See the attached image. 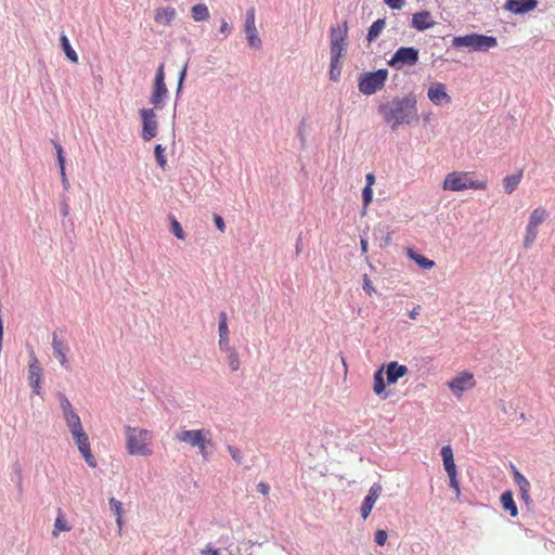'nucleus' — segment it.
Returning <instances> with one entry per match:
<instances>
[{
    "label": "nucleus",
    "instance_id": "nucleus-1",
    "mask_svg": "<svg viewBox=\"0 0 555 555\" xmlns=\"http://www.w3.org/2000/svg\"><path fill=\"white\" fill-rule=\"evenodd\" d=\"M378 113L392 130L402 125H411L418 121L417 98L414 93L401 98L396 96L386 103H382L378 106Z\"/></svg>",
    "mask_w": 555,
    "mask_h": 555
},
{
    "label": "nucleus",
    "instance_id": "nucleus-2",
    "mask_svg": "<svg viewBox=\"0 0 555 555\" xmlns=\"http://www.w3.org/2000/svg\"><path fill=\"white\" fill-rule=\"evenodd\" d=\"M126 448L131 455L146 456L152 453L149 444L152 440V433L138 427L126 426Z\"/></svg>",
    "mask_w": 555,
    "mask_h": 555
},
{
    "label": "nucleus",
    "instance_id": "nucleus-3",
    "mask_svg": "<svg viewBox=\"0 0 555 555\" xmlns=\"http://www.w3.org/2000/svg\"><path fill=\"white\" fill-rule=\"evenodd\" d=\"M473 172H451L443 181V189L453 192H460L468 189L485 190L487 184L485 181L474 180Z\"/></svg>",
    "mask_w": 555,
    "mask_h": 555
},
{
    "label": "nucleus",
    "instance_id": "nucleus-4",
    "mask_svg": "<svg viewBox=\"0 0 555 555\" xmlns=\"http://www.w3.org/2000/svg\"><path fill=\"white\" fill-rule=\"evenodd\" d=\"M387 78L386 68L363 73L358 78L359 91L364 95H372L384 88Z\"/></svg>",
    "mask_w": 555,
    "mask_h": 555
},
{
    "label": "nucleus",
    "instance_id": "nucleus-5",
    "mask_svg": "<svg viewBox=\"0 0 555 555\" xmlns=\"http://www.w3.org/2000/svg\"><path fill=\"white\" fill-rule=\"evenodd\" d=\"M420 59V51L414 47H400L388 61V65L396 69L404 66H414Z\"/></svg>",
    "mask_w": 555,
    "mask_h": 555
},
{
    "label": "nucleus",
    "instance_id": "nucleus-6",
    "mask_svg": "<svg viewBox=\"0 0 555 555\" xmlns=\"http://www.w3.org/2000/svg\"><path fill=\"white\" fill-rule=\"evenodd\" d=\"M167 95H168V89L165 83L164 64H160L156 70L154 86H153V92L150 98V102L155 107H162Z\"/></svg>",
    "mask_w": 555,
    "mask_h": 555
},
{
    "label": "nucleus",
    "instance_id": "nucleus-7",
    "mask_svg": "<svg viewBox=\"0 0 555 555\" xmlns=\"http://www.w3.org/2000/svg\"><path fill=\"white\" fill-rule=\"evenodd\" d=\"M70 434H72V437H73L79 452L83 456L86 463L90 467H95L96 461H95L93 454L91 453L89 438H88L87 434L85 433L83 428L81 427L76 430H73V431H70Z\"/></svg>",
    "mask_w": 555,
    "mask_h": 555
},
{
    "label": "nucleus",
    "instance_id": "nucleus-8",
    "mask_svg": "<svg viewBox=\"0 0 555 555\" xmlns=\"http://www.w3.org/2000/svg\"><path fill=\"white\" fill-rule=\"evenodd\" d=\"M59 397V400H60V406H61V410H62V413H63V417L66 422V425L69 429V431H73V430H76L78 428H81L82 425H81V421H80V417L79 415L75 412L70 401L68 400V398L62 393V392H59L57 395Z\"/></svg>",
    "mask_w": 555,
    "mask_h": 555
},
{
    "label": "nucleus",
    "instance_id": "nucleus-9",
    "mask_svg": "<svg viewBox=\"0 0 555 555\" xmlns=\"http://www.w3.org/2000/svg\"><path fill=\"white\" fill-rule=\"evenodd\" d=\"M140 115L142 118V139L150 141L157 134L158 122L156 114L152 108H142L140 109Z\"/></svg>",
    "mask_w": 555,
    "mask_h": 555
},
{
    "label": "nucleus",
    "instance_id": "nucleus-10",
    "mask_svg": "<svg viewBox=\"0 0 555 555\" xmlns=\"http://www.w3.org/2000/svg\"><path fill=\"white\" fill-rule=\"evenodd\" d=\"M176 439L191 447H203V442H209L203 429H182L176 434Z\"/></svg>",
    "mask_w": 555,
    "mask_h": 555
},
{
    "label": "nucleus",
    "instance_id": "nucleus-11",
    "mask_svg": "<svg viewBox=\"0 0 555 555\" xmlns=\"http://www.w3.org/2000/svg\"><path fill=\"white\" fill-rule=\"evenodd\" d=\"M245 33L250 48L258 49L261 47V39L258 36L255 24V8H249L246 12Z\"/></svg>",
    "mask_w": 555,
    "mask_h": 555
},
{
    "label": "nucleus",
    "instance_id": "nucleus-12",
    "mask_svg": "<svg viewBox=\"0 0 555 555\" xmlns=\"http://www.w3.org/2000/svg\"><path fill=\"white\" fill-rule=\"evenodd\" d=\"M382 490L383 488L379 483H374L370 488L369 493L365 495L360 508L361 516L363 519H366L370 516L375 502L377 501L382 493Z\"/></svg>",
    "mask_w": 555,
    "mask_h": 555
},
{
    "label": "nucleus",
    "instance_id": "nucleus-13",
    "mask_svg": "<svg viewBox=\"0 0 555 555\" xmlns=\"http://www.w3.org/2000/svg\"><path fill=\"white\" fill-rule=\"evenodd\" d=\"M474 384L473 375L463 372L449 382V387L455 395L460 396L462 392L473 388Z\"/></svg>",
    "mask_w": 555,
    "mask_h": 555
},
{
    "label": "nucleus",
    "instance_id": "nucleus-14",
    "mask_svg": "<svg viewBox=\"0 0 555 555\" xmlns=\"http://www.w3.org/2000/svg\"><path fill=\"white\" fill-rule=\"evenodd\" d=\"M429 101L435 105H442L451 102V96L446 91V86L441 82H434L427 91Z\"/></svg>",
    "mask_w": 555,
    "mask_h": 555
},
{
    "label": "nucleus",
    "instance_id": "nucleus-15",
    "mask_svg": "<svg viewBox=\"0 0 555 555\" xmlns=\"http://www.w3.org/2000/svg\"><path fill=\"white\" fill-rule=\"evenodd\" d=\"M52 349L53 354L59 360L60 364L67 371L70 370L69 362L66 358V352L68 348L66 347L64 340L59 337L57 332H53L52 334Z\"/></svg>",
    "mask_w": 555,
    "mask_h": 555
},
{
    "label": "nucleus",
    "instance_id": "nucleus-16",
    "mask_svg": "<svg viewBox=\"0 0 555 555\" xmlns=\"http://www.w3.org/2000/svg\"><path fill=\"white\" fill-rule=\"evenodd\" d=\"M538 5L537 0H506L504 9L514 14H525Z\"/></svg>",
    "mask_w": 555,
    "mask_h": 555
},
{
    "label": "nucleus",
    "instance_id": "nucleus-17",
    "mask_svg": "<svg viewBox=\"0 0 555 555\" xmlns=\"http://www.w3.org/2000/svg\"><path fill=\"white\" fill-rule=\"evenodd\" d=\"M435 24L436 22L428 11L416 12L412 16L411 26L418 31L427 30L434 27Z\"/></svg>",
    "mask_w": 555,
    "mask_h": 555
},
{
    "label": "nucleus",
    "instance_id": "nucleus-18",
    "mask_svg": "<svg viewBox=\"0 0 555 555\" xmlns=\"http://www.w3.org/2000/svg\"><path fill=\"white\" fill-rule=\"evenodd\" d=\"M386 378L388 384H395L399 378L403 377L408 373V367L405 365L399 364L396 361H392L386 366Z\"/></svg>",
    "mask_w": 555,
    "mask_h": 555
},
{
    "label": "nucleus",
    "instance_id": "nucleus-19",
    "mask_svg": "<svg viewBox=\"0 0 555 555\" xmlns=\"http://www.w3.org/2000/svg\"><path fill=\"white\" fill-rule=\"evenodd\" d=\"M496 46L495 37L475 33V52H487Z\"/></svg>",
    "mask_w": 555,
    "mask_h": 555
},
{
    "label": "nucleus",
    "instance_id": "nucleus-20",
    "mask_svg": "<svg viewBox=\"0 0 555 555\" xmlns=\"http://www.w3.org/2000/svg\"><path fill=\"white\" fill-rule=\"evenodd\" d=\"M177 11L175 8L166 7L158 8L155 12L154 20L156 23L160 25H170L171 22L176 18Z\"/></svg>",
    "mask_w": 555,
    "mask_h": 555
},
{
    "label": "nucleus",
    "instance_id": "nucleus-21",
    "mask_svg": "<svg viewBox=\"0 0 555 555\" xmlns=\"http://www.w3.org/2000/svg\"><path fill=\"white\" fill-rule=\"evenodd\" d=\"M440 454H441V457L443 461V466H444L447 474L448 475L456 474L457 473L456 465L454 462L453 450H452L451 446H449V444L443 446L441 448Z\"/></svg>",
    "mask_w": 555,
    "mask_h": 555
},
{
    "label": "nucleus",
    "instance_id": "nucleus-22",
    "mask_svg": "<svg viewBox=\"0 0 555 555\" xmlns=\"http://www.w3.org/2000/svg\"><path fill=\"white\" fill-rule=\"evenodd\" d=\"M452 47L456 49H467L469 52H475V33L454 37L452 40Z\"/></svg>",
    "mask_w": 555,
    "mask_h": 555
},
{
    "label": "nucleus",
    "instance_id": "nucleus-23",
    "mask_svg": "<svg viewBox=\"0 0 555 555\" xmlns=\"http://www.w3.org/2000/svg\"><path fill=\"white\" fill-rule=\"evenodd\" d=\"M42 376V367L40 366L34 351L30 353V362L28 366V380L33 382H41Z\"/></svg>",
    "mask_w": 555,
    "mask_h": 555
},
{
    "label": "nucleus",
    "instance_id": "nucleus-24",
    "mask_svg": "<svg viewBox=\"0 0 555 555\" xmlns=\"http://www.w3.org/2000/svg\"><path fill=\"white\" fill-rule=\"evenodd\" d=\"M408 256L422 269L429 270L435 267V262L433 260L411 248L408 249Z\"/></svg>",
    "mask_w": 555,
    "mask_h": 555
},
{
    "label": "nucleus",
    "instance_id": "nucleus-25",
    "mask_svg": "<svg viewBox=\"0 0 555 555\" xmlns=\"http://www.w3.org/2000/svg\"><path fill=\"white\" fill-rule=\"evenodd\" d=\"M500 500L503 508L509 512L512 517H516L518 515V509L514 501L513 493L511 491H504L501 494Z\"/></svg>",
    "mask_w": 555,
    "mask_h": 555
},
{
    "label": "nucleus",
    "instance_id": "nucleus-26",
    "mask_svg": "<svg viewBox=\"0 0 555 555\" xmlns=\"http://www.w3.org/2000/svg\"><path fill=\"white\" fill-rule=\"evenodd\" d=\"M522 178V171H518L515 175L506 176L503 180V188L505 193L512 194L519 185Z\"/></svg>",
    "mask_w": 555,
    "mask_h": 555
},
{
    "label": "nucleus",
    "instance_id": "nucleus-27",
    "mask_svg": "<svg viewBox=\"0 0 555 555\" xmlns=\"http://www.w3.org/2000/svg\"><path fill=\"white\" fill-rule=\"evenodd\" d=\"M347 22L343 26H333L331 28V43H343L347 39Z\"/></svg>",
    "mask_w": 555,
    "mask_h": 555
},
{
    "label": "nucleus",
    "instance_id": "nucleus-28",
    "mask_svg": "<svg viewBox=\"0 0 555 555\" xmlns=\"http://www.w3.org/2000/svg\"><path fill=\"white\" fill-rule=\"evenodd\" d=\"M191 14L195 22L207 21L210 17L208 7L205 3H197L191 8Z\"/></svg>",
    "mask_w": 555,
    "mask_h": 555
},
{
    "label": "nucleus",
    "instance_id": "nucleus-29",
    "mask_svg": "<svg viewBox=\"0 0 555 555\" xmlns=\"http://www.w3.org/2000/svg\"><path fill=\"white\" fill-rule=\"evenodd\" d=\"M60 41H61V47H62L66 57L70 62L77 63L78 55H77L76 51L73 49V47L70 46V42H69V39L67 38V36L62 34L60 37Z\"/></svg>",
    "mask_w": 555,
    "mask_h": 555
},
{
    "label": "nucleus",
    "instance_id": "nucleus-30",
    "mask_svg": "<svg viewBox=\"0 0 555 555\" xmlns=\"http://www.w3.org/2000/svg\"><path fill=\"white\" fill-rule=\"evenodd\" d=\"M385 27V21L383 18H378L370 26L366 39L369 42L374 41L383 31Z\"/></svg>",
    "mask_w": 555,
    "mask_h": 555
},
{
    "label": "nucleus",
    "instance_id": "nucleus-31",
    "mask_svg": "<svg viewBox=\"0 0 555 555\" xmlns=\"http://www.w3.org/2000/svg\"><path fill=\"white\" fill-rule=\"evenodd\" d=\"M72 527L67 524L64 518V515L59 512V515L54 522V529L52 531L53 537H57L61 531H69Z\"/></svg>",
    "mask_w": 555,
    "mask_h": 555
},
{
    "label": "nucleus",
    "instance_id": "nucleus-32",
    "mask_svg": "<svg viewBox=\"0 0 555 555\" xmlns=\"http://www.w3.org/2000/svg\"><path fill=\"white\" fill-rule=\"evenodd\" d=\"M546 218V212L542 208H535L529 218L528 224L538 228Z\"/></svg>",
    "mask_w": 555,
    "mask_h": 555
},
{
    "label": "nucleus",
    "instance_id": "nucleus-33",
    "mask_svg": "<svg viewBox=\"0 0 555 555\" xmlns=\"http://www.w3.org/2000/svg\"><path fill=\"white\" fill-rule=\"evenodd\" d=\"M385 388H386L385 378H384L383 370L380 369L374 373L373 389H374V392L379 396L385 391Z\"/></svg>",
    "mask_w": 555,
    "mask_h": 555
},
{
    "label": "nucleus",
    "instance_id": "nucleus-34",
    "mask_svg": "<svg viewBox=\"0 0 555 555\" xmlns=\"http://www.w3.org/2000/svg\"><path fill=\"white\" fill-rule=\"evenodd\" d=\"M347 42L331 43V60L339 62L343 53L346 51Z\"/></svg>",
    "mask_w": 555,
    "mask_h": 555
},
{
    "label": "nucleus",
    "instance_id": "nucleus-35",
    "mask_svg": "<svg viewBox=\"0 0 555 555\" xmlns=\"http://www.w3.org/2000/svg\"><path fill=\"white\" fill-rule=\"evenodd\" d=\"M537 234H538V228L527 224L526 235H525V240H524V246L526 248H529L532 245V243L534 242V240L537 237Z\"/></svg>",
    "mask_w": 555,
    "mask_h": 555
},
{
    "label": "nucleus",
    "instance_id": "nucleus-36",
    "mask_svg": "<svg viewBox=\"0 0 555 555\" xmlns=\"http://www.w3.org/2000/svg\"><path fill=\"white\" fill-rule=\"evenodd\" d=\"M154 154L158 166L165 169L167 164V159L165 156V147L162 144H156L154 149Z\"/></svg>",
    "mask_w": 555,
    "mask_h": 555
},
{
    "label": "nucleus",
    "instance_id": "nucleus-37",
    "mask_svg": "<svg viewBox=\"0 0 555 555\" xmlns=\"http://www.w3.org/2000/svg\"><path fill=\"white\" fill-rule=\"evenodd\" d=\"M219 337H228L229 328L227 323V314L225 312H220L219 314V326H218Z\"/></svg>",
    "mask_w": 555,
    "mask_h": 555
},
{
    "label": "nucleus",
    "instance_id": "nucleus-38",
    "mask_svg": "<svg viewBox=\"0 0 555 555\" xmlns=\"http://www.w3.org/2000/svg\"><path fill=\"white\" fill-rule=\"evenodd\" d=\"M171 233L179 240H184V232L180 222L171 217Z\"/></svg>",
    "mask_w": 555,
    "mask_h": 555
},
{
    "label": "nucleus",
    "instance_id": "nucleus-39",
    "mask_svg": "<svg viewBox=\"0 0 555 555\" xmlns=\"http://www.w3.org/2000/svg\"><path fill=\"white\" fill-rule=\"evenodd\" d=\"M340 70H341L340 61L334 62L333 60H331V68H330V73H328L330 79L333 81H337L340 76Z\"/></svg>",
    "mask_w": 555,
    "mask_h": 555
},
{
    "label": "nucleus",
    "instance_id": "nucleus-40",
    "mask_svg": "<svg viewBox=\"0 0 555 555\" xmlns=\"http://www.w3.org/2000/svg\"><path fill=\"white\" fill-rule=\"evenodd\" d=\"M519 491H520V499L525 502V504L527 506H529L531 503H532V500L530 498V482H526V486L521 485L519 486Z\"/></svg>",
    "mask_w": 555,
    "mask_h": 555
},
{
    "label": "nucleus",
    "instance_id": "nucleus-41",
    "mask_svg": "<svg viewBox=\"0 0 555 555\" xmlns=\"http://www.w3.org/2000/svg\"><path fill=\"white\" fill-rule=\"evenodd\" d=\"M228 363L232 371H237L240 369V358L235 350L229 352Z\"/></svg>",
    "mask_w": 555,
    "mask_h": 555
},
{
    "label": "nucleus",
    "instance_id": "nucleus-42",
    "mask_svg": "<svg viewBox=\"0 0 555 555\" xmlns=\"http://www.w3.org/2000/svg\"><path fill=\"white\" fill-rule=\"evenodd\" d=\"M108 503L115 516H122V503L119 500L111 498Z\"/></svg>",
    "mask_w": 555,
    "mask_h": 555
},
{
    "label": "nucleus",
    "instance_id": "nucleus-43",
    "mask_svg": "<svg viewBox=\"0 0 555 555\" xmlns=\"http://www.w3.org/2000/svg\"><path fill=\"white\" fill-rule=\"evenodd\" d=\"M55 152H56V158L60 166V169L63 170V167H65V157H64V151L61 144L57 142H53Z\"/></svg>",
    "mask_w": 555,
    "mask_h": 555
},
{
    "label": "nucleus",
    "instance_id": "nucleus-44",
    "mask_svg": "<svg viewBox=\"0 0 555 555\" xmlns=\"http://www.w3.org/2000/svg\"><path fill=\"white\" fill-rule=\"evenodd\" d=\"M228 451L233 461H235L238 465L243 463V453L237 448L228 446Z\"/></svg>",
    "mask_w": 555,
    "mask_h": 555
},
{
    "label": "nucleus",
    "instance_id": "nucleus-45",
    "mask_svg": "<svg viewBox=\"0 0 555 555\" xmlns=\"http://www.w3.org/2000/svg\"><path fill=\"white\" fill-rule=\"evenodd\" d=\"M387 538H388V533L386 530L384 529H378L376 532H375V542L377 545L379 546H383L385 545L386 541H387Z\"/></svg>",
    "mask_w": 555,
    "mask_h": 555
},
{
    "label": "nucleus",
    "instance_id": "nucleus-46",
    "mask_svg": "<svg viewBox=\"0 0 555 555\" xmlns=\"http://www.w3.org/2000/svg\"><path fill=\"white\" fill-rule=\"evenodd\" d=\"M448 477H449L450 487L455 491L456 495L459 496L461 490H460V482L457 480V473L448 475Z\"/></svg>",
    "mask_w": 555,
    "mask_h": 555
},
{
    "label": "nucleus",
    "instance_id": "nucleus-47",
    "mask_svg": "<svg viewBox=\"0 0 555 555\" xmlns=\"http://www.w3.org/2000/svg\"><path fill=\"white\" fill-rule=\"evenodd\" d=\"M362 198L365 206H367L373 199L372 186H364L362 190Z\"/></svg>",
    "mask_w": 555,
    "mask_h": 555
},
{
    "label": "nucleus",
    "instance_id": "nucleus-48",
    "mask_svg": "<svg viewBox=\"0 0 555 555\" xmlns=\"http://www.w3.org/2000/svg\"><path fill=\"white\" fill-rule=\"evenodd\" d=\"M219 347L222 351H227L228 353L231 351H234L233 348L230 346L229 336L228 337H220L219 339Z\"/></svg>",
    "mask_w": 555,
    "mask_h": 555
},
{
    "label": "nucleus",
    "instance_id": "nucleus-49",
    "mask_svg": "<svg viewBox=\"0 0 555 555\" xmlns=\"http://www.w3.org/2000/svg\"><path fill=\"white\" fill-rule=\"evenodd\" d=\"M214 222H215L216 228H217L220 232H224V230H225V223H224L223 218H222L220 215H218V214H214Z\"/></svg>",
    "mask_w": 555,
    "mask_h": 555
},
{
    "label": "nucleus",
    "instance_id": "nucleus-50",
    "mask_svg": "<svg viewBox=\"0 0 555 555\" xmlns=\"http://www.w3.org/2000/svg\"><path fill=\"white\" fill-rule=\"evenodd\" d=\"M384 2L392 10H400L404 4V0H384Z\"/></svg>",
    "mask_w": 555,
    "mask_h": 555
},
{
    "label": "nucleus",
    "instance_id": "nucleus-51",
    "mask_svg": "<svg viewBox=\"0 0 555 555\" xmlns=\"http://www.w3.org/2000/svg\"><path fill=\"white\" fill-rule=\"evenodd\" d=\"M363 289L367 295H372L373 293H375V288L373 287L372 282L370 281L367 275H364Z\"/></svg>",
    "mask_w": 555,
    "mask_h": 555
},
{
    "label": "nucleus",
    "instance_id": "nucleus-52",
    "mask_svg": "<svg viewBox=\"0 0 555 555\" xmlns=\"http://www.w3.org/2000/svg\"><path fill=\"white\" fill-rule=\"evenodd\" d=\"M514 480L515 482L517 483V486H526V482H529L528 479L521 474L519 473L518 470H515L514 472Z\"/></svg>",
    "mask_w": 555,
    "mask_h": 555
},
{
    "label": "nucleus",
    "instance_id": "nucleus-53",
    "mask_svg": "<svg viewBox=\"0 0 555 555\" xmlns=\"http://www.w3.org/2000/svg\"><path fill=\"white\" fill-rule=\"evenodd\" d=\"M257 490H258L261 494H263V495H268V494H269V492H270V486H269V483L261 481V482H259V483L257 485Z\"/></svg>",
    "mask_w": 555,
    "mask_h": 555
},
{
    "label": "nucleus",
    "instance_id": "nucleus-54",
    "mask_svg": "<svg viewBox=\"0 0 555 555\" xmlns=\"http://www.w3.org/2000/svg\"><path fill=\"white\" fill-rule=\"evenodd\" d=\"M211 441L209 440V442H203V447H197V449L199 450V453L201 455L203 456L204 460H208L209 459V452L207 451V446L210 444Z\"/></svg>",
    "mask_w": 555,
    "mask_h": 555
},
{
    "label": "nucleus",
    "instance_id": "nucleus-55",
    "mask_svg": "<svg viewBox=\"0 0 555 555\" xmlns=\"http://www.w3.org/2000/svg\"><path fill=\"white\" fill-rule=\"evenodd\" d=\"M188 72V64H184V66L181 68L179 73L178 83H180V88H183V81L186 77Z\"/></svg>",
    "mask_w": 555,
    "mask_h": 555
},
{
    "label": "nucleus",
    "instance_id": "nucleus-56",
    "mask_svg": "<svg viewBox=\"0 0 555 555\" xmlns=\"http://www.w3.org/2000/svg\"><path fill=\"white\" fill-rule=\"evenodd\" d=\"M219 31H220L221 34H223V35H224V37H227V36L230 34V31H231V27H230V25L228 24V22H227V21H224V20H223V21L221 22V25H220V29H219Z\"/></svg>",
    "mask_w": 555,
    "mask_h": 555
},
{
    "label": "nucleus",
    "instance_id": "nucleus-57",
    "mask_svg": "<svg viewBox=\"0 0 555 555\" xmlns=\"http://www.w3.org/2000/svg\"><path fill=\"white\" fill-rule=\"evenodd\" d=\"M201 555H219V552L209 544L201 552Z\"/></svg>",
    "mask_w": 555,
    "mask_h": 555
},
{
    "label": "nucleus",
    "instance_id": "nucleus-58",
    "mask_svg": "<svg viewBox=\"0 0 555 555\" xmlns=\"http://www.w3.org/2000/svg\"><path fill=\"white\" fill-rule=\"evenodd\" d=\"M29 385H30L34 393H36L38 396H42L40 382H33V383H29Z\"/></svg>",
    "mask_w": 555,
    "mask_h": 555
},
{
    "label": "nucleus",
    "instance_id": "nucleus-59",
    "mask_svg": "<svg viewBox=\"0 0 555 555\" xmlns=\"http://www.w3.org/2000/svg\"><path fill=\"white\" fill-rule=\"evenodd\" d=\"M60 172H61V178H62V184L64 186L65 190H68L69 189V181L66 177V173H65V167H63V170L60 169Z\"/></svg>",
    "mask_w": 555,
    "mask_h": 555
},
{
    "label": "nucleus",
    "instance_id": "nucleus-60",
    "mask_svg": "<svg viewBox=\"0 0 555 555\" xmlns=\"http://www.w3.org/2000/svg\"><path fill=\"white\" fill-rule=\"evenodd\" d=\"M13 480L16 482L17 487L21 488V485H22V474H21L20 466L15 467V478Z\"/></svg>",
    "mask_w": 555,
    "mask_h": 555
},
{
    "label": "nucleus",
    "instance_id": "nucleus-61",
    "mask_svg": "<svg viewBox=\"0 0 555 555\" xmlns=\"http://www.w3.org/2000/svg\"><path fill=\"white\" fill-rule=\"evenodd\" d=\"M420 310H421V307H420V306L414 307V308L409 312V317H410L412 320H415V319L417 318V315L420 314Z\"/></svg>",
    "mask_w": 555,
    "mask_h": 555
},
{
    "label": "nucleus",
    "instance_id": "nucleus-62",
    "mask_svg": "<svg viewBox=\"0 0 555 555\" xmlns=\"http://www.w3.org/2000/svg\"><path fill=\"white\" fill-rule=\"evenodd\" d=\"M366 185L365 186H372L375 182V176L373 173H367L365 176Z\"/></svg>",
    "mask_w": 555,
    "mask_h": 555
},
{
    "label": "nucleus",
    "instance_id": "nucleus-63",
    "mask_svg": "<svg viewBox=\"0 0 555 555\" xmlns=\"http://www.w3.org/2000/svg\"><path fill=\"white\" fill-rule=\"evenodd\" d=\"M360 245H361V251L362 254H366L367 253V249H369V243L365 238L361 237V241H360Z\"/></svg>",
    "mask_w": 555,
    "mask_h": 555
},
{
    "label": "nucleus",
    "instance_id": "nucleus-64",
    "mask_svg": "<svg viewBox=\"0 0 555 555\" xmlns=\"http://www.w3.org/2000/svg\"><path fill=\"white\" fill-rule=\"evenodd\" d=\"M69 212V206L66 202H63L61 205V214L65 217Z\"/></svg>",
    "mask_w": 555,
    "mask_h": 555
}]
</instances>
